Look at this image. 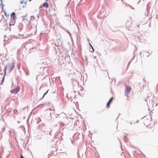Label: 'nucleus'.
<instances>
[{
  "mask_svg": "<svg viewBox=\"0 0 158 158\" xmlns=\"http://www.w3.org/2000/svg\"><path fill=\"white\" fill-rule=\"evenodd\" d=\"M126 89L125 90V93L126 95H127L130 92V91L131 89V88L127 85H126Z\"/></svg>",
  "mask_w": 158,
  "mask_h": 158,
  "instance_id": "f257e3e1",
  "label": "nucleus"
},
{
  "mask_svg": "<svg viewBox=\"0 0 158 158\" xmlns=\"http://www.w3.org/2000/svg\"><path fill=\"white\" fill-rule=\"evenodd\" d=\"M19 87H17L15 89H13L11 90V93L16 94L19 91Z\"/></svg>",
  "mask_w": 158,
  "mask_h": 158,
  "instance_id": "f03ea898",
  "label": "nucleus"
},
{
  "mask_svg": "<svg viewBox=\"0 0 158 158\" xmlns=\"http://www.w3.org/2000/svg\"><path fill=\"white\" fill-rule=\"evenodd\" d=\"M151 121V119L149 118H145L144 119V123L145 125H147Z\"/></svg>",
  "mask_w": 158,
  "mask_h": 158,
  "instance_id": "7ed1b4c3",
  "label": "nucleus"
},
{
  "mask_svg": "<svg viewBox=\"0 0 158 158\" xmlns=\"http://www.w3.org/2000/svg\"><path fill=\"white\" fill-rule=\"evenodd\" d=\"M16 18L15 13L14 12L12 13L11 15V19L15 20Z\"/></svg>",
  "mask_w": 158,
  "mask_h": 158,
  "instance_id": "20e7f679",
  "label": "nucleus"
},
{
  "mask_svg": "<svg viewBox=\"0 0 158 158\" xmlns=\"http://www.w3.org/2000/svg\"><path fill=\"white\" fill-rule=\"evenodd\" d=\"M15 66L13 64H11L9 66V68L10 72L14 68Z\"/></svg>",
  "mask_w": 158,
  "mask_h": 158,
  "instance_id": "39448f33",
  "label": "nucleus"
},
{
  "mask_svg": "<svg viewBox=\"0 0 158 158\" xmlns=\"http://www.w3.org/2000/svg\"><path fill=\"white\" fill-rule=\"evenodd\" d=\"M10 21L11 22H10V25H13L15 23V20H12V19H10Z\"/></svg>",
  "mask_w": 158,
  "mask_h": 158,
  "instance_id": "423d86ee",
  "label": "nucleus"
},
{
  "mask_svg": "<svg viewBox=\"0 0 158 158\" xmlns=\"http://www.w3.org/2000/svg\"><path fill=\"white\" fill-rule=\"evenodd\" d=\"M48 6V5L47 2H45L44 4H43L42 5V6L44 7H46V8H47Z\"/></svg>",
  "mask_w": 158,
  "mask_h": 158,
  "instance_id": "0eeeda50",
  "label": "nucleus"
},
{
  "mask_svg": "<svg viewBox=\"0 0 158 158\" xmlns=\"http://www.w3.org/2000/svg\"><path fill=\"white\" fill-rule=\"evenodd\" d=\"M113 99H110L106 104V106L108 108L110 107V104L112 101Z\"/></svg>",
  "mask_w": 158,
  "mask_h": 158,
  "instance_id": "6e6552de",
  "label": "nucleus"
},
{
  "mask_svg": "<svg viewBox=\"0 0 158 158\" xmlns=\"http://www.w3.org/2000/svg\"><path fill=\"white\" fill-rule=\"evenodd\" d=\"M27 3L26 1H24V0H23L20 2V4H26Z\"/></svg>",
  "mask_w": 158,
  "mask_h": 158,
  "instance_id": "1a4fd4ad",
  "label": "nucleus"
},
{
  "mask_svg": "<svg viewBox=\"0 0 158 158\" xmlns=\"http://www.w3.org/2000/svg\"><path fill=\"white\" fill-rule=\"evenodd\" d=\"M7 67V66H6L5 67V68L4 69L5 75L6 74V70Z\"/></svg>",
  "mask_w": 158,
  "mask_h": 158,
  "instance_id": "9d476101",
  "label": "nucleus"
},
{
  "mask_svg": "<svg viewBox=\"0 0 158 158\" xmlns=\"http://www.w3.org/2000/svg\"><path fill=\"white\" fill-rule=\"evenodd\" d=\"M48 90L47 91H46V93H45L44 94V95H43V97L42 98H43L44 97V96L45 94H46L47 93H48Z\"/></svg>",
  "mask_w": 158,
  "mask_h": 158,
  "instance_id": "9b49d317",
  "label": "nucleus"
},
{
  "mask_svg": "<svg viewBox=\"0 0 158 158\" xmlns=\"http://www.w3.org/2000/svg\"><path fill=\"white\" fill-rule=\"evenodd\" d=\"M1 1V4L2 5V7L3 8V0H0Z\"/></svg>",
  "mask_w": 158,
  "mask_h": 158,
  "instance_id": "f8f14e48",
  "label": "nucleus"
},
{
  "mask_svg": "<svg viewBox=\"0 0 158 158\" xmlns=\"http://www.w3.org/2000/svg\"><path fill=\"white\" fill-rule=\"evenodd\" d=\"M90 45L91 46V47H92V50H93V51H91V52H93L94 51V48H93V47L91 45V44H90Z\"/></svg>",
  "mask_w": 158,
  "mask_h": 158,
  "instance_id": "ddd939ff",
  "label": "nucleus"
},
{
  "mask_svg": "<svg viewBox=\"0 0 158 158\" xmlns=\"http://www.w3.org/2000/svg\"><path fill=\"white\" fill-rule=\"evenodd\" d=\"M4 77H3V78L2 80V84L3 82L4 81Z\"/></svg>",
  "mask_w": 158,
  "mask_h": 158,
  "instance_id": "4468645a",
  "label": "nucleus"
},
{
  "mask_svg": "<svg viewBox=\"0 0 158 158\" xmlns=\"http://www.w3.org/2000/svg\"><path fill=\"white\" fill-rule=\"evenodd\" d=\"M4 13H5V15L6 16H8V15H7V14H6V13L5 12H4Z\"/></svg>",
  "mask_w": 158,
  "mask_h": 158,
  "instance_id": "2eb2a0df",
  "label": "nucleus"
},
{
  "mask_svg": "<svg viewBox=\"0 0 158 158\" xmlns=\"http://www.w3.org/2000/svg\"><path fill=\"white\" fill-rule=\"evenodd\" d=\"M21 158H24L22 156V155H21Z\"/></svg>",
  "mask_w": 158,
  "mask_h": 158,
  "instance_id": "dca6fc26",
  "label": "nucleus"
},
{
  "mask_svg": "<svg viewBox=\"0 0 158 158\" xmlns=\"http://www.w3.org/2000/svg\"><path fill=\"white\" fill-rule=\"evenodd\" d=\"M34 17H33L32 16H31V19H32V18H34Z\"/></svg>",
  "mask_w": 158,
  "mask_h": 158,
  "instance_id": "f3484780",
  "label": "nucleus"
},
{
  "mask_svg": "<svg viewBox=\"0 0 158 158\" xmlns=\"http://www.w3.org/2000/svg\"><path fill=\"white\" fill-rule=\"evenodd\" d=\"M110 99H113V97H111L110 98Z\"/></svg>",
  "mask_w": 158,
  "mask_h": 158,
  "instance_id": "a211bd4d",
  "label": "nucleus"
},
{
  "mask_svg": "<svg viewBox=\"0 0 158 158\" xmlns=\"http://www.w3.org/2000/svg\"><path fill=\"white\" fill-rule=\"evenodd\" d=\"M0 158H2L0 156Z\"/></svg>",
  "mask_w": 158,
  "mask_h": 158,
  "instance_id": "6ab92c4d",
  "label": "nucleus"
},
{
  "mask_svg": "<svg viewBox=\"0 0 158 158\" xmlns=\"http://www.w3.org/2000/svg\"><path fill=\"white\" fill-rule=\"evenodd\" d=\"M31 0H29V1H31Z\"/></svg>",
  "mask_w": 158,
  "mask_h": 158,
  "instance_id": "aec40b11",
  "label": "nucleus"
}]
</instances>
